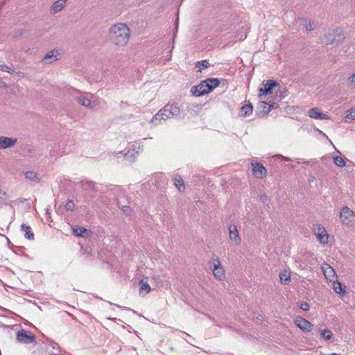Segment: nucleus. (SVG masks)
<instances>
[{"instance_id":"c756f323","label":"nucleus","mask_w":355,"mask_h":355,"mask_svg":"<svg viewBox=\"0 0 355 355\" xmlns=\"http://www.w3.org/2000/svg\"><path fill=\"white\" fill-rule=\"evenodd\" d=\"M346 118L350 120L355 119V108H352L351 110L347 111Z\"/></svg>"},{"instance_id":"0eeeda50","label":"nucleus","mask_w":355,"mask_h":355,"mask_svg":"<svg viewBox=\"0 0 355 355\" xmlns=\"http://www.w3.org/2000/svg\"><path fill=\"white\" fill-rule=\"evenodd\" d=\"M252 171L254 176L257 178H263L266 175V169L262 164L252 161Z\"/></svg>"},{"instance_id":"9b49d317","label":"nucleus","mask_w":355,"mask_h":355,"mask_svg":"<svg viewBox=\"0 0 355 355\" xmlns=\"http://www.w3.org/2000/svg\"><path fill=\"white\" fill-rule=\"evenodd\" d=\"M16 138H11L4 136L0 137V148H8L13 146L17 143Z\"/></svg>"},{"instance_id":"ddd939ff","label":"nucleus","mask_w":355,"mask_h":355,"mask_svg":"<svg viewBox=\"0 0 355 355\" xmlns=\"http://www.w3.org/2000/svg\"><path fill=\"white\" fill-rule=\"evenodd\" d=\"M73 234L76 236L87 237L90 235V231L85 227L76 226L73 227Z\"/></svg>"},{"instance_id":"1a4fd4ad","label":"nucleus","mask_w":355,"mask_h":355,"mask_svg":"<svg viewBox=\"0 0 355 355\" xmlns=\"http://www.w3.org/2000/svg\"><path fill=\"white\" fill-rule=\"evenodd\" d=\"M295 324L304 331H311L312 329L311 323L302 317H297L295 320Z\"/></svg>"},{"instance_id":"7c9ffc66","label":"nucleus","mask_w":355,"mask_h":355,"mask_svg":"<svg viewBox=\"0 0 355 355\" xmlns=\"http://www.w3.org/2000/svg\"><path fill=\"white\" fill-rule=\"evenodd\" d=\"M209 66V63L207 60H202L197 62L196 67L200 69H206Z\"/></svg>"},{"instance_id":"f03ea898","label":"nucleus","mask_w":355,"mask_h":355,"mask_svg":"<svg viewBox=\"0 0 355 355\" xmlns=\"http://www.w3.org/2000/svg\"><path fill=\"white\" fill-rule=\"evenodd\" d=\"M180 117V110L175 104L167 103L150 121L152 126H157L162 123V121H166L170 119H178Z\"/></svg>"},{"instance_id":"ea45409f","label":"nucleus","mask_w":355,"mask_h":355,"mask_svg":"<svg viewBox=\"0 0 355 355\" xmlns=\"http://www.w3.org/2000/svg\"><path fill=\"white\" fill-rule=\"evenodd\" d=\"M6 193L0 189V200H5L6 199Z\"/></svg>"},{"instance_id":"412c9836","label":"nucleus","mask_w":355,"mask_h":355,"mask_svg":"<svg viewBox=\"0 0 355 355\" xmlns=\"http://www.w3.org/2000/svg\"><path fill=\"white\" fill-rule=\"evenodd\" d=\"M77 101L78 103L85 107L89 106L91 103L90 100L87 96H80L77 97Z\"/></svg>"},{"instance_id":"c85d7f7f","label":"nucleus","mask_w":355,"mask_h":355,"mask_svg":"<svg viewBox=\"0 0 355 355\" xmlns=\"http://www.w3.org/2000/svg\"><path fill=\"white\" fill-rule=\"evenodd\" d=\"M279 277H280L281 282H284L285 284H287L286 282H289L291 280L290 275H287L286 272H281L279 274Z\"/></svg>"},{"instance_id":"72a5a7b5","label":"nucleus","mask_w":355,"mask_h":355,"mask_svg":"<svg viewBox=\"0 0 355 355\" xmlns=\"http://www.w3.org/2000/svg\"><path fill=\"white\" fill-rule=\"evenodd\" d=\"M299 307L302 309L303 311H309V309H310V306L309 304L306 302H301L300 304H299Z\"/></svg>"},{"instance_id":"bb28decb","label":"nucleus","mask_w":355,"mask_h":355,"mask_svg":"<svg viewBox=\"0 0 355 355\" xmlns=\"http://www.w3.org/2000/svg\"><path fill=\"white\" fill-rule=\"evenodd\" d=\"M213 274L216 278L219 279H222L225 275L224 270L222 267L219 268L218 270L214 271Z\"/></svg>"},{"instance_id":"39448f33","label":"nucleus","mask_w":355,"mask_h":355,"mask_svg":"<svg viewBox=\"0 0 355 355\" xmlns=\"http://www.w3.org/2000/svg\"><path fill=\"white\" fill-rule=\"evenodd\" d=\"M325 37L327 40V44H338L343 41L345 35L342 30L337 28L329 31L325 35Z\"/></svg>"},{"instance_id":"79ce46f5","label":"nucleus","mask_w":355,"mask_h":355,"mask_svg":"<svg viewBox=\"0 0 355 355\" xmlns=\"http://www.w3.org/2000/svg\"><path fill=\"white\" fill-rule=\"evenodd\" d=\"M261 105L263 107V112L265 113V114H268L269 112H266V110H267V107H268V104L263 102V101H261Z\"/></svg>"},{"instance_id":"e433bc0d","label":"nucleus","mask_w":355,"mask_h":355,"mask_svg":"<svg viewBox=\"0 0 355 355\" xmlns=\"http://www.w3.org/2000/svg\"><path fill=\"white\" fill-rule=\"evenodd\" d=\"M305 28H306V31H308V32L311 31V30H313L314 28L313 22L311 21H309L308 23L306 24Z\"/></svg>"},{"instance_id":"a211bd4d","label":"nucleus","mask_w":355,"mask_h":355,"mask_svg":"<svg viewBox=\"0 0 355 355\" xmlns=\"http://www.w3.org/2000/svg\"><path fill=\"white\" fill-rule=\"evenodd\" d=\"M173 181H174V184L178 189V190L180 191H184L185 186L184 184V181L180 175H174Z\"/></svg>"},{"instance_id":"2eb2a0df","label":"nucleus","mask_w":355,"mask_h":355,"mask_svg":"<svg viewBox=\"0 0 355 355\" xmlns=\"http://www.w3.org/2000/svg\"><path fill=\"white\" fill-rule=\"evenodd\" d=\"M58 51L57 50H53L48 52L44 57L43 61L45 63H52L53 61L58 60Z\"/></svg>"},{"instance_id":"5701e85b","label":"nucleus","mask_w":355,"mask_h":355,"mask_svg":"<svg viewBox=\"0 0 355 355\" xmlns=\"http://www.w3.org/2000/svg\"><path fill=\"white\" fill-rule=\"evenodd\" d=\"M334 290L336 293L338 294L344 293L345 292L342 284L338 282H334Z\"/></svg>"},{"instance_id":"4468645a","label":"nucleus","mask_w":355,"mask_h":355,"mask_svg":"<svg viewBox=\"0 0 355 355\" xmlns=\"http://www.w3.org/2000/svg\"><path fill=\"white\" fill-rule=\"evenodd\" d=\"M309 116L315 119H327L329 117L324 113L319 111L318 108H312L309 112Z\"/></svg>"},{"instance_id":"a19ab883","label":"nucleus","mask_w":355,"mask_h":355,"mask_svg":"<svg viewBox=\"0 0 355 355\" xmlns=\"http://www.w3.org/2000/svg\"><path fill=\"white\" fill-rule=\"evenodd\" d=\"M260 200L263 203H267L268 202V197L266 195H261L260 196Z\"/></svg>"},{"instance_id":"37998d69","label":"nucleus","mask_w":355,"mask_h":355,"mask_svg":"<svg viewBox=\"0 0 355 355\" xmlns=\"http://www.w3.org/2000/svg\"><path fill=\"white\" fill-rule=\"evenodd\" d=\"M30 226L28 225H26V224L23 223L21 225V230L23 231V232H26L28 231V230H30Z\"/></svg>"},{"instance_id":"c9c22d12","label":"nucleus","mask_w":355,"mask_h":355,"mask_svg":"<svg viewBox=\"0 0 355 355\" xmlns=\"http://www.w3.org/2000/svg\"><path fill=\"white\" fill-rule=\"evenodd\" d=\"M121 211L123 212L124 214L128 216L130 215L131 212V209L129 206H122L121 207Z\"/></svg>"},{"instance_id":"a878e982","label":"nucleus","mask_w":355,"mask_h":355,"mask_svg":"<svg viewBox=\"0 0 355 355\" xmlns=\"http://www.w3.org/2000/svg\"><path fill=\"white\" fill-rule=\"evenodd\" d=\"M37 174L35 171H27L25 173L26 178L30 180H35L37 179Z\"/></svg>"},{"instance_id":"cd10ccee","label":"nucleus","mask_w":355,"mask_h":355,"mask_svg":"<svg viewBox=\"0 0 355 355\" xmlns=\"http://www.w3.org/2000/svg\"><path fill=\"white\" fill-rule=\"evenodd\" d=\"M322 337L325 340H329L331 338L333 334L329 329H324L321 333Z\"/></svg>"},{"instance_id":"f8f14e48","label":"nucleus","mask_w":355,"mask_h":355,"mask_svg":"<svg viewBox=\"0 0 355 355\" xmlns=\"http://www.w3.org/2000/svg\"><path fill=\"white\" fill-rule=\"evenodd\" d=\"M277 85V83L275 80H267L266 84L264 85V88H261L259 89L260 93L263 94H268L272 93V89Z\"/></svg>"},{"instance_id":"423d86ee","label":"nucleus","mask_w":355,"mask_h":355,"mask_svg":"<svg viewBox=\"0 0 355 355\" xmlns=\"http://www.w3.org/2000/svg\"><path fill=\"white\" fill-rule=\"evenodd\" d=\"M313 233L320 243H327L329 234L324 227L320 225H316L313 229Z\"/></svg>"},{"instance_id":"a18cd8bd","label":"nucleus","mask_w":355,"mask_h":355,"mask_svg":"<svg viewBox=\"0 0 355 355\" xmlns=\"http://www.w3.org/2000/svg\"><path fill=\"white\" fill-rule=\"evenodd\" d=\"M245 38V37H241V38H239V40H244Z\"/></svg>"},{"instance_id":"2f4dec72","label":"nucleus","mask_w":355,"mask_h":355,"mask_svg":"<svg viewBox=\"0 0 355 355\" xmlns=\"http://www.w3.org/2000/svg\"><path fill=\"white\" fill-rule=\"evenodd\" d=\"M74 206H75V205H74V202H73V200H69L66 202L65 209L67 211H73L74 209Z\"/></svg>"},{"instance_id":"7ed1b4c3","label":"nucleus","mask_w":355,"mask_h":355,"mask_svg":"<svg viewBox=\"0 0 355 355\" xmlns=\"http://www.w3.org/2000/svg\"><path fill=\"white\" fill-rule=\"evenodd\" d=\"M220 85L218 78H209L200 82V83L191 88V93L196 96H201L214 90Z\"/></svg>"},{"instance_id":"f704fd0d","label":"nucleus","mask_w":355,"mask_h":355,"mask_svg":"<svg viewBox=\"0 0 355 355\" xmlns=\"http://www.w3.org/2000/svg\"><path fill=\"white\" fill-rule=\"evenodd\" d=\"M348 83L350 87H355V73L349 78Z\"/></svg>"},{"instance_id":"6ab92c4d","label":"nucleus","mask_w":355,"mask_h":355,"mask_svg":"<svg viewBox=\"0 0 355 355\" xmlns=\"http://www.w3.org/2000/svg\"><path fill=\"white\" fill-rule=\"evenodd\" d=\"M80 186L85 191H94L96 187L94 182L86 180L81 181Z\"/></svg>"},{"instance_id":"4be33fe9","label":"nucleus","mask_w":355,"mask_h":355,"mask_svg":"<svg viewBox=\"0 0 355 355\" xmlns=\"http://www.w3.org/2000/svg\"><path fill=\"white\" fill-rule=\"evenodd\" d=\"M140 284V293H141L143 291H145L146 293H148L150 291V286L148 284L147 282H144V280H141L139 282Z\"/></svg>"},{"instance_id":"4c0bfd02","label":"nucleus","mask_w":355,"mask_h":355,"mask_svg":"<svg viewBox=\"0 0 355 355\" xmlns=\"http://www.w3.org/2000/svg\"><path fill=\"white\" fill-rule=\"evenodd\" d=\"M25 237L29 240H32L34 239V234L33 232L31 231H29V230L28 231H26L25 232V234H24Z\"/></svg>"},{"instance_id":"f3484780","label":"nucleus","mask_w":355,"mask_h":355,"mask_svg":"<svg viewBox=\"0 0 355 355\" xmlns=\"http://www.w3.org/2000/svg\"><path fill=\"white\" fill-rule=\"evenodd\" d=\"M322 270L325 277L332 281V278H334L336 275L334 269L329 264H326L324 266L322 267Z\"/></svg>"},{"instance_id":"6e6552de","label":"nucleus","mask_w":355,"mask_h":355,"mask_svg":"<svg viewBox=\"0 0 355 355\" xmlns=\"http://www.w3.org/2000/svg\"><path fill=\"white\" fill-rule=\"evenodd\" d=\"M17 339L19 342L26 344L33 343L35 340L34 335L28 334L24 330L18 331L17 334Z\"/></svg>"},{"instance_id":"dca6fc26","label":"nucleus","mask_w":355,"mask_h":355,"mask_svg":"<svg viewBox=\"0 0 355 355\" xmlns=\"http://www.w3.org/2000/svg\"><path fill=\"white\" fill-rule=\"evenodd\" d=\"M67 0H58L55 1L51 6V12L53 14L57 13L62 10Z\"/></svg>"},{"instance_id":"58836bf2","label":"nucleus","mask_w":355,"mask_h":355,"mask_svg":"<svg viewBox=\"0 0 355 355\" xmlns=\"http://www.w3.org/2000/svg\"><path fill=\"white\" fill-rule=\"evenodd\" d=\"M278 104L277 103H272L268 104V107H267V110L266 112H270L272 109H275L278 107Z\"/></svg>"},{"instance_id":"473e14b6","label":"nucleus","mask_w":355,"mask_h":355,"mask_svg":"<svg viewBox=\"0 0 355 355\" xmlns=\"http://www.w3.org/2000/svg\"><path fill=\"white\" fill-rule=\"evenodd\" d=\"M214 265H213V272L215 270H218L219 268H220V261L218 257H216L215 259L213 260Z\"/></svg>"},{"instance_id":"9d476101","label":"nucleus","mask_w":355,"mask_h":355,"mask_svg":"<svg viewBox=\"0 0 355 355\" xmlns=\"http://www.w3.org/2000/svg\"><path fill=\"white\" fill-rule=\"evenodd\" d=\"M229 235L230 239L233 241L236 245H238L241 243V237L239 236V232L237 227L235 225L232 224L229 227Z\"/></svg>"},{"instance_id":"20e7f679","label":"nucleus","mask_w":355,"mask_h":355,"mask_svg":"<svg viewBox=\"0 0 355 355\" xmlns=\"http://www.w3.org/2000/svg\"><path fill=\"white\" fill-rule=\"evenodd\" d=\"M340 218L345 226H351L355 223L354 212L348 207H344L340 209Z\"/></svg>"},{"instance_id":"f257e3e1","label":"nucleus","mask_w":355,"mask_h":355,"mask_svg":"<svg viewBox=\"0 0 355 355\" xmlns=\"http://www.w3.org/2000/svg\"><path fill=\"white\" fill-rule=\"evenodd\" d=\"M130 37V31L126 24L117 23L112 25L108 31L110 41L117 46H125Z\"/></svg>"},{"instance_id":"c03bdc74","label":"nucleus","mask_w":355,"mask_h":355,"mask_svg":"<svg viewBox=\"0 0 355 355\" xmlns=\"http://www.w3.org/2000/svg\"><path fill=\"white\" fill-rule=\"evenodd\" d=\"M280 156H281V157H282L283 159H285V160H287V159H288V158H287V157H283L282 155H280Z\"/></svg>"},{"instance_id":"b1692460","label":"nucleus","mask_w":355,"mask_h":355,"mask_svg":"<svg viewBox=\"0 0 355 355\" xmlns=\"http://www.w3.org/2000/svg\"><path fill=\"white\" fill-rule=\"evenodd\" d=\"M334 164L339 167H344L345 166V160L340 156H336L334 157Z\"/></svg>"},{"instance_id":"393cba45","label":"nucleus","mask_w":355,"mask_h":355,"mask_svg":"<svg viewBox=\"0 0 355 355\" xmlns=\"http://www.w3.org/2000/svg\"><path fill=\"white\" fill-rule=\"evenodd\" d=\"M0 70L8 72L11 74H19L21 73L20 71L16 72L15 71H12L9 66L5 64H0Z\"/></svg>"},{"instance_id":"aec40b11","label":"nucleus","mask_w":355,"mask_h":355,"mask_svg":"<svg viewBox=\"0 0 355 355\" xmlns=\"http://www.w3.org/2000/svg\"><path fill=\"white\" fill-rule=\"evenodd\" d=\"M253 107L251 103L246 104L241 107L240 112L243 116H248L252 112Z\"/></svg>"}]
</instances>
